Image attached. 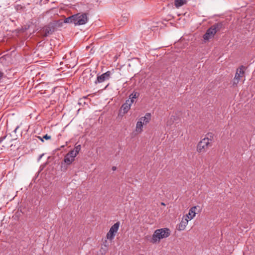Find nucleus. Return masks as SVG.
<instances>
[{"label": "nucleus", "instance_id": "1", "mask_svg": "<svg viewBox=\"0 0 255 255\" xmlns=\"http://www.w3.org/2000/svg\"><path fill=\"white\" fill-rule=\"evenodd\" d=\"M63 22L60 20H54L45 25L39 31L40 34L42 37H47L52 34L58 27L62 26Z\"/></svg>", "mask_w": 255, "mask_h": 255}, {"label": "nucleus", "instance_id": "2", "mask_svg": "<svg viewBox=\"0 0 255 255\" xmlns=\"http://www.w3.org/2000/svg\"><path fill=\"white\" fill-rule=\"evenodd\" d=\"M170 235V231L168 228H161L156 230L151 238V242L155 244L156 242H159L161 239L166 238Z\"/></svg>", "mask_w": 255, "mask_h": 255}, {"label": "nucleus", "instance_id": "3", "mask_svg": "<svg viewBox=\"0 0 255 255\" xmlns=\"http://www.w3.org/2000/svg\"><path fill=\"white\" fill-rule=\"evenodd\" d=\"M75 25H80L86 23L88 21L87 14L86 13H78L74 14Z\"/></svg>", "mask_w": 255, "mask_h": 255}, {"label": "nucleus", "instance_id": "4", "mask_svg": "<svg viewBox=\"0 0 255 255\" xmlns=\"http://www.w3.org/2000/svg\"><path fill=\"white\" fill-rule=\"evenodd\" d=\"M212 145L207 139L203 138L198 143L197 151L199 152H205Z\"/></svg>", "mask_w": 255, "mask_h": 255}, {"label": "nucleus", "instance_id": "5", "mask_svg": "<svg viewBox=\"0 0 255 255\" xmlns=\"http://www.w3.org/2000/svg\"><path fill=\"white\" fill-rule=\"evenodd\" d=\"M112 75V73L111 71H108L100 76H97V80L95 81V83H102L107 80H109L111 77V75Z\"/></svg>", "mask_w": 255, "mask_h": 255}, {"label": "nucleus", "instance_id": "6", "mask_svg": "<svg viewBox=\"0 0 255 255\" xmlns=\"http://www.w3.org/2000/svg\"><path fill=\"white\" fill-rule=\"evenodd\" d=\"M133 103V100L128 99L126 101V102L122 106L121 109L123 110V114L127 113L130 108L131 104Z\"/></svg>", "mask_w": 255, "mask_h": 255}, {"label": "nucleus", "instance_id": "7", "mask_svg": "<svg viewBox=\"0 0 255 255\" xmlns=\"http://www.w3.org/2000/svg\"><path fill=\"white\" fill-rule=\"evenodd\" d=\"M74 160H75V159L74 158L71 157L68 155L66 154L65 157H64V159L63 160V162H62V163H61V168H63L64 170H66L67 169V167H66L65 165H64V164H65L67 165H69Z\"/></svg>", "mask_w": 255, "mask_h": 255}, {"label": "nucleus", "instance_id": "8", "mask_svg": "<svg viewBox=\"0 0 255 255\" xmlns=\"http://www.w3.org/2000/svg\"><path fill=\"white\" fill-rule=\"evenodd\" d=\"M215 35V33L214 29H212V28L210 27L207 29L205 34L203 35V38L204 40H208L213 38Z\"/></svg>", "mask_w": 255, "mask_h": 255}, {"label": "nucleus", "instance_id": "9", "mask_svg": "<svg viewBox=\"0 0 255 255\" xmlns=\"http://www.w3.org/2000/svg\"><path fill=\"white\" fill-rule=\"evenodd\" d=\"M212 29H214L215 33L219 32L223 28V23L222 22L216 23L211 26Z\"/></svg>", "mask_w": 255, "mask_h": 255}, {"label": "nucleus", "instance_id": "10", "mask_svg": "<svg viewBox=\"0 0 255 255\" xmlns=\"http://www.w3.org/2000/svg\"><path fill=\"white\" fill-rule=\"evenodd\" d=\"M188 220L186 218L182 219V221L178 226V230L179 231H183L185 229V227L188 224Z\"/></svg>", "mask_w": 255, "mask_h": 255}, {"label": "nucleus", "instance_id": "11", "mask_svg": "<svg viewBox=\"0 0 255 255\" xmlns=\"http://www.w3.org/2000/svg\"><path fill=\"white\" fill-rule=\"evenodd\" d=\"M197 207L198 206H194L189 209V213L188 215H187V218L189 219V220L192 219L195 216L196 209Z\"/></svg>", "mask_w": 255, "mask_h": 255}, {"label": "nucleus", "instance_id": "12", "mask_svg": "<svg viewBox=\"0 0 255 255\" xmlns=\"http://www.w3.org/2000/svg\"><path fill=\"white\" fill-rule=\"evenodd\" d=\"M151 115L150 113H147L145 114L144 117H141L139 119L143 124H147L148 123L151 119Z\"/></svg>", "mask_w": 255, "mask_h": 255}, {"label": "nucleus", "instance_id": "13", "mask_svg": "<svg viewBox=\"0 0 255 255\" xmlns=\"http://www.w3.org/2000/svg\"><path fill=\"white\" fill-rule=\"evenodd\" d=\"M187 0H175L174 4L177 8H178L187 3Z\"/></svg>", "mask_w": 255, "mask_h": 255}, {"label": "nucleus", "instance_id": "14", "mask_svg": "<svg viewBox=\"0 0 255 255\" xmlns=\"http://www.w3.org/2000/svg\"><path fill=\"white\" fill-rule=\"evenodd\" d=\"M204 139H207L209 142L212 144L214 139V134L212 132H209L206 135V137Z\"/></svg>", "mask_w": 255, "mask_h": 255}, {"label": "nucleus", "instance_id": "15", "mask_svg": "<svg viewBox=\"0 0 255 255\" xmlns=\"http://www.w3.org/2000/svg\"><path fill=\"white\" fill-rule=\"evenodd\" d=\"M74 14L66 18L64 20V23H73L75 24Z\"/></svg>", "mask_w": 255, "mask_h": 255}, {"label": "nucleus", "instance_id": "16", "mask_svg": "<svg viewBox=\"0 0 255 255\" xmlns=\"http://www.w3.org/2000/svg\"><path fill=\"white\" fill-rule=\"evenodd\" d=\"M120 226V222H118L113 225L110 230L113 231V232L116 233L117 232Z\"/></svg>", "mask_w": 255, "mask_h": 255}, {"label": "nucleus", "instance_id": "17", "mask_svg": "<svg viewBox=\"0 0 255 255\" xmlns=\"http://www.w3.org/2000/svg\"><path fill=\"white\" fill-rule=\"evenodd\" d=\"M143 125V124L142 122L140 120H139V121L137 122L136 126V128L137 131L141 132L142 130Z\"/></svg>", "mask_w": 255, "mask_h": 255}, {"label": "nucleus", "instance_id": "18", "mask_svg": "<svg viewBox=\"0 0 255 255\" xmlns=\"http://www.w3.org/2000/svg\"><path fill=\"white\" fill-rule=\"evenodd\" d=\"M245 69V67L243 65H242L238 69H237V71H236L237 74L238 75L242 76V77L243 76V75L244 74V70Z\"/></svg>", "mask_w": 255, "mask_h": 255}, {"label": "nucleus", "instance_id": "19", "mask_svg": "<svg viewBox=\"0 0 255 255\" xmlns=\"http://www.w3.org/2000/svg\"><path fill=\"white\" fill-rule=\"evenodd\" d=\"M139 96V93L137 92H135V91H133L129 96V100H133L134 99H136L137 98H138Z\"/></svg>", "mask_w": 255, "mask_h": 255}, {"label": "nucleus", "instance_id": "20", "mask_svg": "<svg viewBox=\"0 0 255 255\" xmlns=\"http://www.w3.org/2000/svg\"><path fill=\"white\" fill-rule=\"evenodd\" d=\"M115 236V233L113 232V231L109 230L108 233L107 234V238L110 240H112Z\"/></svg>", "mask_w": 255, "mask_h": 255}, {"label": "nucleus", "instance_id": "21", "mask_svg": "<svg viewBox=\"0 0 255 255\" xmlns=\"http://www.w3.org/2000/svg\"><path fill=\"white\" fill-rule=\"evenodd\" d=\"M241 77H242V76L238 75L237 74V73H236L235 76V78H234V83H233V85H237L238 84V83H239V82L240 81V79Z\"/></svg>", "mask_w": 255, "mask_h": 255}, {"label": "nucleus", "instance_id": "22", "mask_svg": "<svg viewBox=\"0 0 255 255\" xmlns=\"http://www.w3.org/2000/svg\"><path fill=\"white\" fill-rule=\"evenodd\" d=\"M109 245H105V246H102L100 252H101L102 255H105L108 250Z\"/></svg>", "mask_w": 255, "mask_h": 255}, {"label": "nucleus", "instance_id": "23", "mask_svg": "<svg viewBox=\"0 0 255 255\" xmlns=\"http://www.w3.org/2000/svg\"><path fill=\"white\" fill-rule=\"evenodd\" d=\"M66 154L68 155L69 156H70L71 157L74 158V159H75V157L77 155V154L76 153V152L73 150H71L70 152H69Z\"/></svg>", "mask_w": 255, "mask_h": 255}, {"label": "nucleus", "instance_id": "24", "mask_svg": "<svg viewBox=\"0 0 255 255\" xmlns=\"http://www.w3.org/2000/svg\"><path fill=\"white\" fill-rule=\"evenodd\" d=\"M121 21L123 22L121 24L124 25L128 21V17L126 16H123L121 18Z\"/></svg>", "mask_w": 255, "mask_h": 255}, {"label": "nucleus", "instance_id": "25", "mask_svg": "<svg viewBox=\"0 0 255 255\" xmlns=\"http://www.w3.org/2000/svg\"><path fill=\"white\" fill-rule=\"evenodd\" d=\"M73 150L78 154L81 150V145H78L76 146Z\"/></svg>", "mask_w": 255, "mask_h": 255}, {"label": "nucleus", "instance_id": "26", "mask_svg": "<svg viewBox=\"0 0 255 255\" xmlns=\"http://www.w3.org/2000/svg\"><path fill=\"white\" fill-rule=\"evenodd\" d=\"M43 138H44L46 140H48L51 138V136L50 135H48V134H45L43 136Z\"/></svg>", "mask_w": 255, "mask_h": 255}, {"label": "nucleus", "instance_id": "27", "mask_svg": "<svg viewBox=\"0 0 255 255\" xmlns=\"http://www.w3.org/2000/svg\"><path fill=\"white\" fill-rule=\"evenodd\" d=\"M6 135H5V136H1V137H0V143L2 141H3V140L4 139H5V138H6Z\"/></svg>", "mask_w": 255, "mask_h": 255}, {"label": "nucleus", "instance_id": "28", "mask_svg": "<svg viewBox=\"0 0 255 255\" xmlns=\"http://www.w3.org/2000/svg\"><path fill=\"white\" fill-rule=\"evenodd\" d=\"M6 135H5V136H1V137H0V143L2 141H3V140L4 139H5V138H6Z\"/></svg>", "mask_w": 255, "mask_h": 255}, {"label": "nucleus", "instance_id": "29", "mask_svg": "<svg viewBox=\"0 0 255 255\" xmlns=\"http://www.w3.org/2000/svg\"><path fill=\"white\" fill-rule=\"evenodd\" d=\"M6 135H5V136H1V137H0V143L2 141H3V140L4 139H5V138H6Z\"/></svg>", "mask_w": 255, "mask_h": 255}, {"label": "nucleus", "instance_id": "30", "mask_svg": "<svg viewBox=\"0 0 255 255\" xmlns=\"http://www.w3.org/2000/svg\"><path fill=\"white\" fill-rule=\"evenodd\" d=\"M4 76V73L0 71V80Z\"/></svg>", "mask_w": 255, "mask_h": 255}, {"label": "nucleus", "instance_id": "31", "mask_svg": "<svg viewBox=\"0 0 255 255\" xmlns=\"http://www.w3.org/2000/svg\"><path fill=\"white\" fill-rule=\"evenodd\" d=\"M43 155H44V154L43 153V154H41V155H40L39 156V157H38V159H37L38 161H39L41 159V158L42 157V156H43Z\"/></svg>", "mask_w": 255, "mask_h": 255}, {"label": "nucleus", "instance_id": "32", "mask_svg": "<svg viewBox=\"0 0 255 255\" xmlns=\"http://www.w3.org/2000/svg\"><path fill=\"white\" fill-rule=\"evenodd\" d=\"M19 128V126H17L14 129V130H13V132H14V133H16V131H17V129H18V128Z\"/></svg>", "mask_w": 255, "mask_h": 255}, {"label": "nucleus", "instance_id": "33", "mask_svg": "<svg viewBox=\"0 0 255 255\" xmlns=\"http://www.w3.org/2000/svg\"><path fill=\"white\" fill-rule=\"evenodd\" d=\"M105 245H108V242L107 240H105L104 242H103V244L102 245V246H105Z\"/></svg>", "mask_w": 255, "mask_h": 255}, {"label": "nucleus", "instance_id": "34", "mask_svg": "<svg viewBox=\"0 0 255 255\" xmlns=\"http://www.w3.org/2000/svg\"><path fill=\"white\" fill-rule=\"evenodd\" d=\"M116 169H117V168H116V167H115V166H113V167H112V170H114V171L116 170Z\"/></svg>", "mask_w": 255, "mask_h": 255}, {"label": "nucleus", "instance_id": "35", "mask_svg": "<svg viewBox=\"0 0 255 255\" xmlns=\"http://www.w3.org/2000/svg\"><path fill=\"white\" fill-rule=\"evenodd\" d=\"M38 138L40 139L43 142V139L42 138H41L40 136H38Z\"/></svg>", "mask_w": 255, "mask_h": 255}, {"label": "nucleus", "instance_id": "36", "mask_svg": "<svg viewBox=\"0 0 255 255\" xmlns=\"http://www.w3.org/2000/svg\"><path fill=\"white\" fill-rule=\"evenodd\" d=\"M109 85V84L107 85V86L105 87V89Z\"/></svg>", "mask_w": 255, "mask_h": 255}]
</instances>
